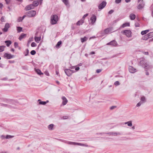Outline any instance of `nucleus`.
<instances>
[{"label":"nucleus","mask_w":153,"mask_h":153,"mask_svg":"<svg viewBox=\"0 0 153 153\" xmlns=\"http://www.w3.org/2000/svg\"><path fill=\"white\" fill-rule=\"evenodd\" d=\"M88 15V13H86V14L84 15L82 17V19H83L84 20V19L85 17H87Z\"/></svg>","instance_id":"45"},{"label":"nucleus","mask_w":153,"mask_h":153,"mask_svg":"<svg viewBox=\"0 0 153 153\" xmlns=\"http://www.w3.org/2000/svg\"><path fill=\"white\" fill-rule=\"evenodd\" d=\"M62 43V42L61 41H59V42H58V43L56 45V48L58 47Z\"/></svg>","instance_id":"36"},{"label":"nucleus","mask_w":153,"mask_h":153,"mask_svg":"<svg viewBox=\"0 0 153 153\" xmlns=\"http://www.w3.org/2000/svg\"><path fill=\"white\" fill-rule=\"evenodd\" d=\"M123 34H125L128 37H130L131 36V32L129 30H125L122 32Z\"/></svg>","instance_id":"3"},{"label":"nucleus","mask_w":153,"mask_h":153,"mask_svg":"<svg viewBox=\"0 0 153 153\" xmlns=\"http://www.w3.org/2000/svg\"><path fill=\"white\" fill-rule=\"evenodd\" d=\"M120 84V82L118 81L115 82L114 83V85L116 86L119 85Z\"/></svg>","instance_id":"46"},{"label":"nucleus","mask_w":153,"mask_h":153,"mask_svg":"<svg viewBox=\"0 0 153 153\" xmlns=\"http://www.w3.org/2000/svg\"><path fill=\"white\" fill-rule=\"evenodd\" d=\"M7 4H9L10 2V0H5Z\"/></svg>","instance_id":"56"},{"label":"nucleus","mask_w":153,"mask_h":153,"mask_svg":"<svg viewBox=\"0 0 153 153\" xmlns=\"http://www.w3.org/2000/svg\"><path fill=\"white\" fill-rule=\"evenodd\" d=\"M130 19L131 20H134L136 18V16L134 14H131L129 16Z\"/></svg>","instance_id":"16"},{"label":"nucleus","mask_w":153,"mask_h":153,"mask_svg":"<svg viewBox=\"0 0 153 153\" xmlns=\"http://www.w3.org/2000/svg\"><path fill=\"white\" fill-rule=\"evenodd\" d=\"M68 144L71 145H76V143L75 142H69L68 143Z\"/></svg>","instance_id":"42"},{"label":"nucleus","mask_w":153,"mask_h":153,"mask_svg":"<svg viewBox=\"0 0 153 153\" xmlns=\"http://www.w3.org/2000/svg\"><path fill=\"white\" fill-rule=\"evenodd\" d=\"M41 100L39 99L38 101H39V105H45L46 104V102L45 101H41Z\"/></svg>","instance_id":"30"},{"label":"nucleus","mask_w":153,"mask_h":153,"mask_svg":"<svg viewBox=\"0 0 153 153\" xmlns=\"http://www.w3.org/2000/svg\"><path fill=\"white\" fill-rule=\"evenodd\" d=\"M113 133V132H108V133H105V134H109V135H112V134Z\"/></svg>","instance_id":"59"},{"label":"nucleus","mask_w":153,"mask_h":153,"mask_svg":"<svg viewBox=\"0 0 153 153\" xmlns=\"http://www.w3.org/2000/svg\"><path fill=\"white\" fill-rule=\"evenodd\" d=\"M112 135L114 136H117L118 135H120L121 133L120 132H113Z\"/></svg>","instance_id":"24"},{"label":"nucleus","mask_w":153,"mask_h":153,"mask_svg":"<svg viewBox=\"0 0 153 153\" xmlns=\"http://www.w3.org/2000/svg\"><path fill=\"white\" fill-rule=\"evenodd\" d=\"M76 145H78L79 146H85V145L82 143H76Z\"/></svg>","instance_id":"48"},{"label":"nucleus","mask_w":153,"mask_h":153,"mask_svg":"<svg viewBox=\"0 0 153 153\" xmlns=\"http://www.w3.org/2000/svg\"><path fill=\"white\" fill-rule=\"evenodd\" d=\"M116 107H117L116 106H112L110 107V109L111 110H112L114 109L115 108H116Z\"/></svg>","instance_id":"53"},{"label":"nucleus","mask_w":153,"mask_h":153,"mask_svg":"<svg viewBox=\"0 0 153 153\" xmlns=\"http://www.w3.org/2000/svg\"><path fill=\"white\" fill-rule=\"evenodd\" d=\"M5 46H4L2 45L0 46V52H2L4 51V48Z\"/></svg>","instance_id":"29"},{"label":"nucleus","mask_w":153,"mask_h":153,"mask_svg":"<svg viewBox=\"0 0 153 153\" xmlns=\"http://www.w3.org/2000/svg\"><path fill=\"white\" fill-rule=\"evenodd\" d=\"M149 38V37L147 34L146 35H145L144 36H143L142 38V39L143 40H146Z\"/></svg>","instance_id":"31"},{"label":"nucleus","mask_w":153,"mask_h":153,"mask_svg":"<svg viewBox=\"0 0 153 153\" xmlns=\"http://www.w3.org/2000/svg\"><path fill=\"white\" fill-rule=\"evenodd\" d=\"M10 27L9 24L8 23H6L4 27V28L3 30L4 32H7L8 29Z\"/></svg>","instance_id":"13"},{"label":"nucleus","mask_w":153,"mask_h":153,"mask_svg":"<svg viewBox=\"0 0 153 153\" xmlns=\"http://www.w3.org/2000/svg\"><path fill=\"white\" fill-rule=\"evenodd\" d=\"M101 70L100 69H97L96 70V72L98 73H99L100 72H101Z\"/></svg>","instance_id":"57"},{"label":"nucleus","mask_w":153,"mask_h":153,"mask_svg":"<svg viewBox=\"0 0 153 153\" xmlns=\"http://www.w3.org/2000/svg\"><path fill=\"white\" fill-rule=\"evenodd\" d=\"M145 62V61L144 60H142L140 62L139 64L140 65H142L143 67L144 66Z\"/></svg>","instance_id":"33"},{"label":"nucleus","mask_w":153,"mask_h":153,"mask_svg":"<svg viewBox=\"0 0 153 153\" xmlns=\"http://www.w3.org/2000/svg\"><path fill=\"white\" fill-rule=\"evenodd\" d=\"M36 12L34 10H30L27 13V16L29 17H33L36 15Z\"/></svg>","instance_id":"2"},{"label":"nucleus","mask_w":153,"mask_h":153,"mask_svg":"<svg viewBox=\"0 0 153 153\" xmlns=\"http://www.w3.org/2000/svg\"><path fill=\"white\" fill-rule=\"evenodd\" d=\"M149 38H151L153 37V32H151L147 34Z\"/></svg>","instance_id":"35"},{"label":"nucleus","mask_w":153,"mask_h":153,"mask_svg":"<svg viewBox=\"0 0 153 153\" xmlns=\"http://www.w3.org/2000/svg\"><path fill=\"white\" fill-rule=\"evenodd\" d=\"M7 79V78L6 77H5L1 79V80H6Z\"/></svg>","instance_id":"62"},{"label":"nucleus","mask_w":153,"mask_h":153,"mask_svg":"<svg viewBox=\"0 0 153 153\" xmlns=\"http://www.w3.org/2000/svg\"><path fill=\"white\" fill-rule=\"evenodd\" d=\"M62 98L63 100L62 102V105H64L67 103L68 102V100L64 96L62 97Z\"/></svg>","instance_id":"11"},{"label":"nucleus","mask_w":153,"mask_h":153,"mask_svg":"<svg viewBox=\"0 0 153 153\" xmlns=\"http://www.w3.org/2000/svg\"><path fill=\"white\" fill-rule=\"evenodd\" d=\"M125 124H127L128 126L130 127L131 126H132V122L131 121L125 122Z\"/></svg>","instance_id":"27"},{"label":"nucleus","mask_w":153,"mask_h":153,"mask_svg":"<svg viewBox=\"0 0 153 153\" xmlns=\"http://www.w3.org/2000/svg\"><path fill=\"white\" fill-rule=\"evenodd\" d=\"M44 73L45 74V75L47 76H49V73H48V72L47 71H45V72H44Z\"/></svg>","instance_id":"50"},{"label":"nucleus","mask_w":153,"mask_h":153,"mask_svg":"<svg viewBox=\"0 0 153 153\" xmlns=\"http://www.w3.org/2000/svg\"><path fill=\"white\" fill-rule=\"evenodd\" d=\"M84 22L83 20L81 19L77 22L76 24L77 25H82Z\"/></svg>","instance_id":"15"},{"label":"nucleus","mask_w":153,"mask_h":153,"mask_svg":"<svg viewBox=\"0 0 153 153\" xmlns=\"http://www.w3.org/2000/svg\"><path fill=\"white\" fill-rule=\"evenodd\" d=\"M63 2L66 6L68 5L69 3L68 0H62Z\"/></svg>","instance_id":"34"},{"label":"nucleus","mask_w":153,"mask_h":153,"mask_svg":"<svg viewBox=\"0 0 153 153\" xmlns=\"http://www.w3.org/2000/svg\"><path fill=\"white\" fill-rule=\"evenodd\" d=\"M121 0H115V2L117 4H119L121 2Z\"/></svg>","instance_id":"49"},{"label":"nucleus","mask_w":153,"mask_h":153,"mask_svg":"<svg viewBox=\"0 0 153 153\" xmlns=\"http://www.w3.org/2000/svg\"><path fill=\"white\" fill-rule=\"evenodd\" d=\"M142 102H139L138 103H137L136 105V106L137 107H139L140 106V105L143 104V103H142Z\"/></svg>","instance_id":"43"},{"label":"nucleus","mask_w":153,"mask_h":153,"mask_svg":"<svg viewBox=\"0 0 153 153\" xmlns=\"http://www.w3.org/2000/svg\"><path fill=\"white\" fill-rule=\"evenodd\" d=\"M144 66V68L145 69H148L149 67V65L148 63L146 62H145Z\"/></svg>","instance_id":"32"},{"label":"nucleus","mask_w":153,"mask_h":153,"mask_svg":"<svg viewBox=\"0 0 153 153\" xmlns=\"http://www.w3.org/2000/svg\"><path fill=\"white\" fill-rule=\"evenodd\" d=\"M140 100L141 101L140 102H142L143 103L145 102L146 101V98L144 96H143L141 97Z\"/></svg>","instance_id":"26"},{"label":"nucleus","mask_w":153,"mask_h":153,"mask_svg":"<svg viewBox=\"0 0 153 153\" xmlns=\"http://www.w3.org/2000/svg\"><path fill=\"white\" fill-rule=\"evenodd\" d=\"M31 45L32 47H35L36 46V44L34 42H33L31 44Z\"/></svg>","instance_id":"39"},{"label":"nucleus","mask_w":153,"mask_h":153,"mask_svg":"<svg viewBox=\"0 0 153 153\" xmlns=\"http://www.w3.org/2000/svg\"><path fill=\"white\" fill-rule=\"evenodd\" d=\"M34 39L36 42L39 43L41 39V37H38L36 36L34 37Z\"/></svg>","instance_id":"18"},{"label":"nucleus","mask_w":153,"mask_h":153,"mask_svg":"<svg viewBox=\"0 0 153 153\" xmlns=\"http://www.w3.org/2000/svg\"><path fill=\"white\" fill-rule=\"evenodd\" d=\"M143 53L147 55H148L149 54V53L148 52H144Z\"/></svg>","instance_id":"60"},{"label":"nucleus","mask_w":153,"mask_h":153,"mask_svg":"<svg viewBox=\"0 0 153 153\" xmlns=\"http://www.w3.org/2000/svg\"><path fill=\"white\" fill-rule=\"evenodd\" d=\"M4 58H5L7 59H9L13 58L14 57V56L11 55L10 54L6 53L4 54Z\"/></svg>","instance_id":"6"},{"label":"nucleus","mask_w":153,"mask_h":153,"mask_svg":"<svg viewBox=\"0 0 153 153\" xmlns=\"http://www.w3.org/2000/svg\"><path fill=\"white\" fill-rule=\"evenodd\" d=\"M26 36V34L22 33L19 37V40H21Z\"/></svg>","instance_id":"20"},{"label":"nucleus","mask_w":153,"mask_h":153,"mask_svg":"<svg viewBox=\"0 0 153 153\" xmlns=\"http://www.w3.org/2000/svg\"><path fill=\"white\" fill-rule=\"evenodd\" d=\"M36 71L37 74L39 75H40L41 74H43L41 73V71L38 69L36 70Z\"/></svg>","instance_id":"37"},{"label":"nucleus","mask_w":153,"mask_h":153,"mask_svg":"<svg viewBox=\"0 0 153 153\" xmlns=\"http://www.w3.org/2000/svg\"><path fill=\"white\" fill-rule=\"evenodd\" d=\"M34 8V7L32 4H30L27 5L25 7V9L26 10H29L31 9H33Z\"/></svg>","instance_id":"7"},{"label":"nucleus","mask_w":153,"mask_h":153,"mask_svg":"<svg viewBox=\"0 0 153 153\" xmlns=\"http://www.w3.org/2000/svg\"><path fill=\"white\" fill-rule=\"evenodd\" d=\"M144 4L143 1L142 0L140 3L137 6V8L139 9H142L144 7Z\"/></svg>","instance_id":"8"},{"label":"nucleus","mask_w":153,"mask_h":153,"mask_svg":"<svg viewBox=\"0 0 153 153\" xmlns=\"http://www.w3.org/2000/svg\"><path fill=\"white\" fill-rule=\"evenodd\" d=\"M111 31V29L110 28H108L105 29L104 31V33L107 34Z\"/></svg>","instance_id":"12"},{"label":"nucleus","mask_w":153,"mask_h":153,"mask_svg":"<svg viewBox=\"0 0 153 153\" xmlns=\"http://www.w3.org/2000/svg\"><path fill=\"white\" fill-rule=\"evenodd\" d=\"M114 12V10H111L108 12V13L109 14H111Z\"/></svg>","instance_id":"55"},{"label":"nucleus","mask_w":153,"mask_h":153,"mask_svg":"<svg viewBox=\"0 0 153 153\" xmlns=\"http://www.w3.org/2000/svg\"><path fill=\"white\" fill-rule=\"evenodd\" d=\"M79 68H80L79 67H76L75 68V70L76 71H78L79 70Z\"/></svg>","instance_id":"61"},{"label":"nucleus","mask_w":153,"mask_h":153,"mask_svg":"<svg viewBox=\"0 0 153 153\" xmlns=\"http://www.w3.org/2000/svg\"><path fill=\"white\" fill-rule=\"evenodd\" d=\"M65 71L66 75L68 76H71V74L74 72L72 70L69 69H66Z\"/></svg>","instance_id":"5"},{"label":"nucleus","mask_w":153,"mask_h":153,"mask_svg":"<svg viewBox=\"0 0 153 153\" xmlns=\"http://www.w3.org/2000/svg\"><path fill=\"white\" fill-rule=\"evenodd\" d=\"M3 6V4L1 3H0V8H1Z\"/></svg>","instance_id":"63"},{"label":"nucleus","mask_w":153,"mask_h":153,"mask_svg":"<svg viewBox=\"0 0 153 153\" xmlns=\"http://www.w3.org/2000/svg\"><path fill=\"white\" fill-rule=\"evenodd\" d=\"M39 4V2L37 1H34L33 2V6L34 7L35 6L36 7Z\"/></svg>","instance_id":"17"},{"label":"nucleus","mask_w":153,"mask_h":153,"mask_svg":"<svg viewBox=\"0 0 153 153\" xmlns=\"http://www.w3.org/2000/svg\"><path fill=\"white\" fill-rule=\"evenodd\" d=\"M128 70L130 72L134 73L136 72V69L131 66H129L128 67Z\"/></svg>","instance_id":"9"},{"label":"nucleus","mask_w":153,"mask_h":153,"mask_svg":"<svg viewBox=\"0 0 153 153\" xmlns=\"http://www.w3.org/2000/svg\"><path fill=\"white\" fill-rule=\"evenodd\" d=\"M130 25L129 23H125L123 24L121 26V27L124 28L126 26H129Z\"/></svg>","instance_id":"22"},{"label":"nucleus","mask_w":153,"mask_h":153,"mask_svg":"<svg viewBox=\"0 0 153 153\" xmlns=\"http://www.w3.org/2000/svg\"><path fill=\"white\" fill-rule=\"evenodd\" d=\"M62 118L63 119H66L68 118V117L67 116H65L62 117Z\"/></svg>","instance_id":"52"},{"label":"nucleus","mask_w":153,"mask_h":153,"mask_svg":"<svg viewBox=\"0 0 153 153\" xmlns=\"http://www.w3.org/2000/svg\"><path fill=\"white\" fill-rule=\"evenodd\" d=\"M22 27H17V30L18 33H20L21 31H22Z\"/></svg>","instance_id":"38"},{"label":"nucleus","mask_w":153,"mask_h":153,"mask_svg":"<svg viewBox=\"0 0 153 153\" xmlns=\"http://www.w3.org/2000/svg\"><path fill=\"white\" fill-rule=\"evenodd\" d=\"M12 137V136H10V135H7L6 138V139H8V138H11Z\"/></svg>","instance_id":"51"},{"label":"nucleus","mask_w":153,"mask_h":153,"mask_svg":"<svg viewBox=\"0 0 153 153\" xmlns=\"http://www.w3.org/2000/svg\"><path fill=\"white\" fill-rule=\"evenodd\" d=\"M106 2L105 1H103L98 6V8L99 10H98L99 11L101 10L106 5Z\"/></svg>","instance_id":"4"},{"label":"nucleus","mask_w":153,"mask_h":153,"mask_svg":"<svg viewBox=\"0 0 153 153\" xmlns=\"http://www.w3.org/2000/svg\"><path fill=\"white\" fill-rule=\"evenodd\" d=\"M135 25L136 27H137L139 26L140 25L138 23H136Z\"/></svg>","instance_id":"58"},{"label":"nucleus","mask_w":153,"mask_h":153,"mask_svg":"<svg viewBox=\"0 0 153 153\" xmlns=\"http://www.w3.org/2000/svg\"><path fill=\"white\" fill-rule=\"evenodd\" d=\"M149 31V30H145L142 31H141V33L142 35H144L146 34Z\"/></svg>","instance_id":"28"},{"label":"nucleus","mask_w":153,"mask_h":153,"mask_svg":"<svg viewBox=\"0 0 153 153\" xmlns=\"http://www.w3.org/2000/svg\"><path fill=\"white\" fill-rule=\"evenodd\" d=\"M23 20V19H22V17H20L18 19L17 21L18 22H22Z\"/></svg>","instance_id":"44"},{"label":"nucleus","mask_w":153,"mask_h":153,"mask_svg":"<svg viewBox=\"0 0 153 153\" xmlns=\"http://www.w3.org/2000/svg\"><path fill=\"white\" fill-rule=\"evenodd\" d=\"M1 106L3 107H7L8 108H11V106L10 105L3 103L1 104Z\"/></svg>","instance_id":"25"},{"label":"nucleus","mask_w":153,"mask_h":153,"mask_svg":"<svg viewBox=\"0 0 153 153\" xmlns=\"http://www.w3.org/2000/svg\"><path fill=\"white\" fill-rule=\"evenodd\" d=\"M5 43H6V45L7 47H9L12 43V42L10 40L6 41H5Z\"/></svg>","instance_id":"21"},{"label":"nucleus","mask_w":153,"mask_h":153,"mask_svg":"<svg viewBox=\"0 0 153 153\" xmlns=\"http://www.w3.org/2000/svg\"><path fill=\"white\" fill-rule=\"evenodd\" d=\"M26 53L25 54V56H27V55L28 53H29V50H28V49H27L26 50Z\"/></svg>","instance_id":"54"},{"label":"nucleus","mask_w":153,"mask_h":153,"mask_svg":"<svg viewBox=\"0 0 153 153\" xmlns=\"http://www.w3.org/2000/svg\"><path fill=\"white\" fill-rule=\"evenodd\" d=\"M14 45L15 48H17L19 47L18 43L17 42H15L14 43Z\"/></svg>","instance_id":"47"},{"label":"nucleus","mask_w":153,"mask_h":153,"mask_svg":"<svg viewBox=\"0 0 153 153\" xmlns=\"http://www.w3.org/2000/svg\"><path fill=\"white\" fill-rule=\"evenodd\" d=\"M33 40V38L32 37H31V38H29V39L28 41V44H29L30 43V42L32 41Z\"/></svg>","instance_id":"41"},{"label":"nucleus","mask_w":153,"mask_h":153,"mask_svg":"<svg viewBox=\"0 0 153 153\" xmlns=\"http://www.w3.org/2000/svg\"><path fill=\"white\" fill-rule=\"evenodd\" d=\"M30 54L32 55H35L36 53V52L34 50H32L30 52Z\"/></svg>","instance_id":"40"},{"label":"nucleus","mask_w":153,"mask_h":153,"mask_svg":"<svg viewBox=\"0 0 153 153\" xmlns=\"http://www.w3.org/2000/svg\"><path fill=\"white\" fill-rule=\"evenodd\" d=\"M58 20V17L56 15H54L51 16V23L52 25L56 24Z\"/></svg>","instance_id":"1"},{"label":"nucleus","mask_w":153,"mask_h":153,"mask_svg":"<svg viewBox=\"0 0 153 153\" xmlns=\"http://www.w3.org/2000/svg\"><path fill=\"white\" fill-rule=\"evenodd\" d=\"M117 42L114 41L113 40L107 44V45H111L113 46H115L116 45Z\"/></svg>","instance_id":"14"},{"label":"nucleus","mask_w":153,"mask_h":153,"mask_svg":"<svg viewBox=\"0 0 153 153\" xmlns=\"http://www.w3.org/2000/svg\"><path fill=\"white\" fill-rule=\"evenodd\" d=\"M88 38L86 36H85L84 38H81V40L82 42L83 43L84 42L87 41L88 39Z\"/></svg>","instance_id":"23"},{"label":"nucleus","mask_w":153,"mask_h":153,"mask_svg":"<svg viewBox=\"0 0 153 153\" xmlns=\"http://www.w3.org/2000/svg\"><path fill=\"white\" fill-rule=\"evenodd\" d=\"M90 54L91 55H92V54H95V52H94V51H92L91 52V53H90Z\"/></svg>","instance_id":"64"},{"label":"nucleus","mask_w":153,"mask_h":153,"mask_svg":"<svg viewBox=\"0 0 153 153\" xmlns=\"http://www.w3.org/2000/svg\"><path fill=\"white\" fill-rule=\"evenodd\" d=\"M54 125L52 124H50L48 126V128L50 130H52L53 129Z\"/></svg>","instance_id":"19"},{"label":"nucleus","mask_w":153,"mask_h":153,"mask_svg":"<svg viewBox=\"0 0 153 153\" xmlns=\"http://www.w3.org/2000/svg\"><path fill=\"white\" fill-rule=\"evenodd\" d=\"M91 23L94 24L96 20V16L93 15L91 18Z\"/></svg>","instance_id":"10"}]
</instances>
